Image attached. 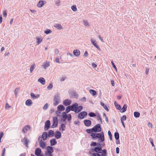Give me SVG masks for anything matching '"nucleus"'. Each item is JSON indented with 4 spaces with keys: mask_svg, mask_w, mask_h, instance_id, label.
I'll return each instance as SVG.
<instances>
[{
    "mask_svg": "<svg viewBox=\"0 0 156 156\" xmlns=\"http://www.w3.org/2000/svg\"><path fill=\"white\" fill-rule=\"evenodd\" d=\"M93 128L87 129L86 130V132L89 133L91 134L90 136L93 139L99 138L100 143H101L105 141V136L103 132L101 133H92L94 132Z\"/></svg>",
    "mask_w": 156,
    "mask_h": 156,
    "instance_id": "f257e3e1",
    "label": "nucleus"
},
{
    "mask_svg": "<svg viewBox=\"0 0 156 156\" xmlns=\"http://www.w3.org/2000/svg\"><path fill=\"white\" fill-rule=\"evenodd\" d=\"M92 128L94 131V132L95 133L99 132H101V126L99 124H97L94 126Z\"/></svg>",
    "mask_w": 156,
    "mask_h": 156,
    "instance_id": "f03ea898",
    "label": "nucleus"
},
{
    "mask_svg": "<svg viewBox=\"0 0 156 156\" xmlns=\"http://www.w3.org/2000/svg\"><path fill=\"white\" fill-rule=\"evenodd\" d=\"M60 101V97L59 95H57L54 97L53 99V105L56 106L59 103Z\"/></svg>",
    "mask_w": 156,
    "mask_h": 156,
    "instance_id": "7ed1b4c3",
    "label": "nucleus"
},
{
    "mask_svg": "<svg viewBox=\"0 0 156 156\" xmlns=\"http://www.w3.org/2000/svg\"><path fill=\"white\" fill-rule=\"evenodd\" d=\"M87 115V113L86 112L83 111L80 112L78 115V117L80 119H83L85 116Z\"/></svg>",
    "mask_w": 156,
    "mask_h": 156,
    "instance_id": "20e7f679",
    "label": "nucleus"
},
{
    "mask_svg": "<svg viewBox=\"0 0 156 156\" xmlns=\"http://www.w3.org/2000/svg\"><path fill=\"white\" fill-rule=\"evenodd\" d=\"M78 106V104L77 103H75L71 105H70V108H71V110L72 111L74 112L75 113H76V107Z\"/></svg>",
    "mask_w": 156,
    "mask_h": 156,
    "instance_id": "39448f33",
    "label": "nucleus"
},
{
    "mask_svg": "<svg viewBox=\"0 0 156 156\" xmlns=\"http://www.w3.org/2000/svg\"><path fill=\"white\" fill-rule=\"evenodd\" d=\"M50 126V122L49 120L46 121L45 123L44 129L45 131H47L49 128Z\"/></svg>",
    "mask_w": 156,
    "mask_h": 156,
    "instance_id": "423d86ee",
    "label": "nucleus"
},
{
    "mask_svg": "<svg viewBox=\"0 0 156 156\" xmlns=\"http://www.w3.org/2000/svg\"><path fill=\"white\" fill-rule=\"evenodd\" d=\"M92 150L95 151L97 152L96 153H102L101 151L102 150V147H95L94 148H92Z\"/></svg>",
    "mask_w": 156,
    "mask_h": 156,
    "instance_id": "0eeeda50",
    "label": "nucleus"
},
{
    "mask_svg": "<svg viewBox=\"0 0 156 156\" xmlns=\"http://www.w3.org/2000/svg\"><path fill=\"white\" fill-rule=\"evenodd\" d=\"M72 102V101L70 99H66L63 102V104L66 106H67L70 105Z\"/></svg>",
    "mask_w": 156,
    "mask_h": 156,
    "instance_id": "6e6552de",
    "label": "nucleus"
},
{
    "mask_svg": "<svg viewBox=\"0 0 156 156\" xmlns=\"http://www.w3.org/2000/svg\"><path fill=\"white\" fill-rule=\"evenodd\" d=\"M46 3V2L43 1H40L37 4V6L39 8L42 7Z\"/></svg>",
    "mask_w": 156,
    "mask_h": 156,
    "instance_id": "1a4fd4ad",
    "label": "nucleus"
},
{
    "mask_svg": "<svg viewBox=\"0 0 156 156\" xmlns=\"http://www.w3.org/2000/svg\"><path fill=\"white\" fill-rule=\"evenodd\" d=\"M84 123L86 126H89L91 124V122L89 120L85 119L84 120Z\"/></svg>",
    "mask_w": 156,
    "mask_h": 156,
    "instance_id": "9d476101",
    "label": "nucleus"
},
{
    "mask_svg": "<svg viewBox=\"0 0 156 156\" xmlns=\"http://www.w3.org/2000/svg\"><path fill=\"white\" fill-rule=\"evenodd\" d=\"M41 150L39 148H37L36 149L35 151V154L37 156L41 154Z\"/></svg>",
    "mask_w": 156,
    "mask_h": 156,
    "instance_id": "9b49d317",
    "label": "nucleus"
},
{
    "mask_svg": "<svg viewBox=\"0 0 156 156\" xmlns=\"http://www.w3.org/2000/svg\"><path fill=\"white\" fill-rule=\"evenodd\" d=\"M55 137L57 139L60 138L61 137V133L59 131H56L55 132Z\"/></svg>",
    "mask_w": 156,
    "mask_h": 156,
    "instance_id": "f8f14e48",
    "label": "nucleus"
},
{
    "mask_svg": "<svg viewBox=\"0 0 156 156\" xmlns=\"http://www.w3.org/2000/svg\"><path fill=\"white\" fill-rule=\"evenodd\" d=\"M28 128L29 129H30V125H26L23 128L22 131L24 133H25L28 131Z\"/></svg>",
    "mask_w": 156,
    "mask_h": 156,
    "instance_id": "ddd939ff",
    "label": "nucleus"
},
{
    "mask_svg": "<svg viewBox=\"0 0 156 156\" xmlns=\"http://www.w3.org/2000/svg\"><path fill=\"white\" fill-rule=\"evenodd\" d=\"M50 143L51 145V146H53L55 145L57 143V142L56 141L55 139H52L50 140Z\"/></svg>",
    "mask_w": 156,
    "mask_h": 156,
    "instance_id": "4468645a",
    "label": "nucleus"
},
{
    "mask_svg": "<svg viewBox=\"0 0 156 156\" xmlns=\"http://www.w3.org/2000/svg\"><path fill=\"white\" fill-rule=\"evenodd\" d=\"M37 43V44H40L42 41L43 38L41 36H40L36 38Z\"/></svg>",
    "mask_w": 156,
    "mask_h": 156,
    "instance_id": "2eb2a0df",
    "label": "nucleus"
},
{
    "mask_svg": "<svg viewBox=\"0 0 156 156\" xmlns=\"http://www.w3.org/2000/svg\"><path fill=\"white\" fill-rule=\"evenodd\" d=\"M39 144L40 147L42 148H44L46 146L45 143L42 140H40Z\"/></svg>",
    "mask_w": 156,
    "mask_h": 156,
    "instance_id": "dca6fc26",
    "label": "nucleus"
},
{
    "mask_svg": "<svg viewBox=\"0 0 156 156\" xmlns=\"http://www.w3.org/2000/svg\"><path fill=\"white\" fill-rule=\"evenodd\" d=\"M54 151L53 147L51 146H48L47 147V151L46 152L52 153Z\"/></svg>",
    "mask_w": 156,
    "mask_h": 156,
    "instance_id": "f3484780",
    "label": "nucleus"
},
{
    "mask_svg": "<svg viewBox=\"0 0 156 156\" xmlns=\"http://www.w3.org/2000/svg\"><path fill=\"white\" fill-rule=\"evenodd\" d=\"M91 41L92 43V44L94 45L97 48L99 51H100L101 49L97 45L96 43L95 42V41L92 39L91 40Z\"/></svg>",
    "mask_w": 156,
    "mask_h": 156,
    "instance_id": "a211bd4d",
    "label": "nucleus"
},
{
    "mask_svg": "<svg viewBox=\"0 0 156 156\" xmlns=\"http://www.w3.org/2000/svg\"><path fill=\"white\" fill-rule=\"evenodd\" d=\"M30 96L32 98L34 99L38 98L40 97V95L38 94L35 95L33 93H30Z\"/></svg>",
    "mask_w": 156,
    "mask_h": 156,
    "instance_id": "6ab92c4d",
    "label": "nucleus"
},
{
    "mask_svg": "<svg viewBox=\"0 0 156 156\" xmlns=\"http://www.w3.org/2000/svg\"><path fill=\"white\" fill-rule=\"evenodd\" d=\"M33 102L31 99L27 100L25 102V104L27 106H30L32 104Z\"/></svg>",
    "mask_w": 156,
    "mask_h": 156,
    "instance_id": "aec40b11",
    "label": "nucleus"
},
{
    "mask_svg": "<svg viewBox=\"0 0 156 156\" xmlns=\"http://www.w3.org/2000/svg\"><path fill=\"white\" fill-rule=\"evenodd\" d=\"M38 81V82L41 83L42 85H44L45 83V81L44 78L41 77L39 78Z\"/></svg>",
    "mask_w": 156,
    "mask_h": 156,
    "instance_id": "412c9836",
    "label": "nucleus"
},
{
    "mask_svg": "<svg viewBox=\"0 0 156 156\" xmlns=\"http://www.w3.org/2000/svg\"><path fill=\"white\" fill-rule=\"evenodd\" d=\"M73 53L76 56H78L80 54V52L79 50L76 49L73 51Z\"/></svg>",
    "mask_w": 156,
    "mask_h": 156,
    "instance_id": "4be33fe9",
    "label": "nucleus"
},
{
    "mask_svg": "<svg viewBox=\"0 0 156 156\" xmlns=\"http://www.w3.org/2000/svg\"><path fill=\"white\" fill-rule=\"evenodd\" d=\"M57 108L58 110L61 111L65 110V107L62 105H59L58 106Z\"/></svg>",
    "mask_w": 156,
    "mask_h": 156,
    "instance_id": "5701e85b",
    "label": "nucleus"
},
{
    "mask_svg": "<svg viewBox=\"0 0 156 156\" xmlns=\"http://www.w3.org/2000/svg\"><path fill=\"white\" fill-rule=\"evenodd\" d=\"M127 109V105L126 104H124L122 108L120 109V112L122 113L125 112Z\"/></svg>",
    "mask_w": 156,
    "mask_h": 156,
    "instance_id": "b1692460",
    "label": "nucleus"
},
{
    "mask_svg": "<svg viewBox=\"0 0 156 156\" xmlns=\"http://www.w3.org/2000/svg\"><path fill=\"white\" fill-rule=\"evenodd\" d=\"M48 136V135L47 133L46 132H44L42 134V138L43 139L45 140H46L47 139V137Z\"/></svg>",
    "mask_w": 156,
    "mask_h": 156,
    "instance_id": "393cba45",
    "label": "nucleus"
},
{
    "mask_svg": "<svg viewBox=\"0 0 156 156\" xmlns=\"http://www.w3.org/2000/svg\"><path fill=\"white\" fill-rule=\"evenodd\" d=\"M54 135V133L53 131L52 130H50L48 133V136L49 137H52Z\"/></svg>",
    "mask_w": 156,
    "mask_h": 156,
    "instance_id": "a878e982",
    "label": "nucleus"
},
{
    "mask_svg": "<svg viewBox=\"0 0 156 156\" xmlns=\"http://www.w3.org/2000/svg\"><path fill=\"white\" fill-rule=\"evenodd\" d=\"M24 140H25L24 143V145H25L27 147H28V144L29 142V140L26 137H24Z\"/></svg>",
    "mask_w": 156,
    "mask_h": 156,
    "instance_id": "bb28decb",
    "label": "nucleus"
},
{
    "mask_svg": "<svg viewBox=\"0 0 156 156\" xmlns=\"http://www.w3.org/2000/svg\"><path fill=\"white\" fill-rule=\"evenodd\" d=\"M54 27L58 30L62 29V26L59 24H56L54 25Z\"/></svg>",
    "mask_w": 156,
    "mask_h": 156,
    "instance_id": "cd10ccee",
    "label": "nucleus"
},
{
    "mask_svg": "<svg viewBox=\"0 0 156 156\" xmlns=\"http://www.w3.org/2000/svg\"><path fill=\"white\" fill-rule=\"evenodd\" d=\"M100 104L101 106L103 107L107 111H109V110L106 105H105L102 102H100Z\"/></svg>",
    "mask_w": 156,
    "mask_h": 156,
    "instance_id": "c85d7f7f",
    "label": "nucleus"
},
{
    "mask_svg": "<svg viewBox=\"0 0 156 156\" xmlns=\"http://www.w3.org/2000/svg\"><path fill=\"white\" fill-rule=\"evenodd\" d=\"M83 107L82 106H77L76 109L77 110L76 113H78L80 112L83 109Z\"/></svg>",
    "mask_w": 156,
    "mask_h": 156,
    "instance_id": "c756f323",
    "label": "nucleus"
},
{
    "mask_svg": "<svg viewBox=\"0 0 156 156\" xmlns=\"http://www.w3.org/2000/svg\"><path fill=\"white\" fill-rule=\"evenodd\" d=\"M43 66L44 68H46L47 67H48L50 66V63L46 61L44 63Z\"/></svg>",
    "mask_w": 156,
    "mask_h": 156,
    "instance_id": "7c9ffc66",
    "label": "nucleus"
},
{
    "mask_svg": "<svg viewBox=\"0 0 156 156\" xmlns=\"http://www.w3.org/2000/svg\"><path fill=\"white\" fill-rule=\"evenodd\" d=\"M65 124L62 123L61 125V126L59 128V129L61 130L62 131L65 130L66 129V126H65Z\"/></svg>",
    "mask_w": 156,
    "mask_h": 156,
    "instance_id": "2f4dec72",
    "label": "nucleus"
},
{
    "mask_svg": "<svg viewBox=\"0 0 156 156\" xmlns=\"http://www.w3.org/2000/svg\"><path fill=\"white\" fill-rule=\"evenodd\" d=\"M89 92L93 96L96 95V92L94 90L91 89L90 90Z\"/></svg>",
    "mask_w": 156,
    "mask_h": 156,
    "instance_id": "473e14b6",
    "label": "nucleus"
},
{
    "mask_svg": "<svg viewBox=\"0 0 156 156\" xmlns=\"http://www.w3.org/2000/svg\"><path fill=\"white\" fill-rule=\"evenodd\" d=\"M140 113L138 112H135L134 113V116L136 118H138L140 116Z\"/></svg>",
    "mask_w": 156,
    "mask_h": 156,
    "instance_id": "72a5a7b5",
    "label": "nucleus"
},
{
    "mask_svg": "<svg viewBox=\"0 0 156 156\" xmlns=\"http://www.w3.org/2000/svg\"><path fill=\"white\" fill-rule=\"evenodd\" d=\"M114 104L115 105L117 108V109L119 110H120L121 108V106L119 104H118L116 102V101H115Z\"/></svg>",
    "mask_w": 156,
    "mask_h": 156,
    "instance_id": "f704fd0d",
    "label": "nucleus"
},
{
    "mask_svg": "<svg viewBox=\"0 0 156 156\" xmlns=\"http://www.w3.org/2000/svg\"><path fill=\"white\" fill-rule=\"evenodd\" d=\"M114 136L116 140H118L119 139V134L118 132H115L114 134Z\"/></svg>",
    "mask_w": 156,
    "mask_h": 156,
    "instance_id": "c9c22d12",
    "label": "nucleus"
},
{
    "mask_svg": "<svg viewBox=\"0 0 156 156\" xmlns=\"http://www.w3.org/2000/svg\"><path fill=\"white\" fill-rule=\"evenodd\" d=\"M102 151L101 154L102 156H106L107 155V151L106 149H104L101 151Z\"/></svg>",
    "mask_w": 156,
    "mask_h": 156,
    "instance_id": "e433bc0d",
    "label": "nucleus"
},
{
    "mask_svg": "<svg viewBox=\"0 0 156 156\" xmlns=\"http://www.w3.org/2000/svg\"><path fill=\"white\" fill-rule=\"evenodd\" d=\"M58 119L57 117L55 116L53 117V122L58 124Z\"/></svg>",
    "mask_w": 156,
    "mask_h": 156,
    "instance_id": "4c0bfd02",
    "label": "nucleus"
},
{
    "mask_svg": "<svg viewBox=\"0 0 156 156\" xmlns=\"http://www.w3.org/2000/svg\"><path fill=\"white\" fill-rule=\"evenodd\" d=\"M89 115L90 117H94L96 116V114L93 112H90L88 114Z\"/></svg>",
    "mask_w": 156,
    "mask_h": 156,
    "instance_id": "58836bf2",
    "label": "nucleus"
},
{
    "mask_svg": "<svg viewBox=\"0 0 156 156\" xmlns=\"http://www.w3.org/2000/svg\"><path fill=\"white\" fill-rule=\"evenodd\" d=\"M67 117V119L68 121H69V122H70L71 120V119L72 118L71 115L70 114H69L68 115Z\"/></svg>",
    "mask_w": 156,
    "mask_h": 156,
    "instance_id": "ea45409f",
    "label": "nucleus"
},
{
    "mask_svg": "<svg viewBox=\"0 0 156 156\" xmlns=\"http://www.w3.org/2000/svg\"><path fill=\"white\" fill-rule=\"evenodd\" d=\"M97 119L98 120H100V123L102 124V119L100 115L99 114H98L97 116Z\"/></svg>",
    "mask_w": 156,
    "mask_h": 156,
    "instance_id": "a19ab883",
    "label": "nucleus"
},
{
    "mask_svg": "<svg viewBox=\"0 0 156 156\" xmlns=\"http://www.w3.org/2000/svg\"><path fill=\"white\" fill-rule=\"evenodd\" d=\"M71 110V108H70V105L67 106L66 108V113L69 112Z\"/></svg>",
    "mask_w": 156,
    "mask_h": 156,
    "instance_id": "79ce46f5",
    "label": "nucleus"
},
{
    "mask_svg": "<svg viewBox=\"0 0 156 156\" xmlns=\"http://www.w3.org/2000/svg\"><path fill=\"white\" fill-rule=\"evenodd\" d=\"M126 115H123L121 118V121H123L126 120Z\"/></svg>",
    "mask_w": 156,
    "mask_h": 156,
    "instance_id": "37998d69",
    "label": "nucleus"
},
{
    "mask_svg": "<svg viewBox=\"0 0 156 156\" xmlns=\"http://www.w3.org/2000/svg\"><path fill=\"white\" fill-rule=\"evenodd\" d=\"M45 156H52V153L45 151Z\"/></svg>",
    "mask_w": 156,
    "mask_h": 156,
    "instance_id": "c03bdc74",
    "label": "nucleus"
},
{
    "mask_svg": "<svg viewBox=\"0 0 156 156\" xmlns=\"http://www.w3.org/2000/svg\"><path fill=\"white\" fill-rule=\"evenodd\" d=\"M53 87V84L52 83H51L49 86L47 87V89L48 90H50L52 89Z\"/></svg>",
    "mask_w": 156,
    "mask_h": 156,
    "instance_id": "a18cd8bd",
    "label": "nucleus"
},
{
    "mask_svg": "<svg viewBox=\"0 0 156 156\" xmlns=\"http://www.w3.org/2000/svg\"><path fill=\"white\" fill-rule=\"evenodd\" d=\"M149 140L150 141V142L151 144L152 147H155V146L154 145V144L153 143V140L151 138H150L149 139Z\"/></svg>",
    "mask_w": 156,
    "mask_h": 156,
    "instance_id": "49530a36",
    "label": "nucleus"
},
{
    "mask_svg": "<svg viewBox=\"0 0 156 156\" xmlns=\"http://www.w3.org/2000/svg\"><path fill=\"white\" fill-rule=\"evenodd\" d=\"M48 107V104L46 103L43 106V108L44 110H46Z\"/></svg>",
    "mask_w": 156,
    "mask_h": 156,
    "instance_id": "de8ad7c7",
    "label": "nucleus"
},
{
    "mask_svg": "<svg viewBox=\"0 0 156 156\" xmlns=\"http://www.w3.org/2000/svg\"><path fill=\"white\" fill-rule=\"evenodd\" d=\"M108 136L109 137L110 139L111 140H112V133H111V132L109 130L108 131Z\"/></svg>",
    "mask_w": 156,
    "mask_h": 156,
    "instance_id": "09e8293b",
    "label": "nucleus"
},
{
    "mask_svg": "<svg viewBox=\"0 0 156 156\" xmlns=\"http://www.w3.org/2000/svg\"><path fill=\"white\" fill-rule=\"evenodd\" d=\"M51 32V31L49 30L48 29L44 31V33L46 34H50Z\"/></svg>",
    "mask_w": 156,
    "mask_h": 156,
    "instance_id": "8fccbe9b",
    "label": "nucleus"
},
{
    "mask_svg": "<svg viewBox=\"0 0 156 156\" xmlns=\"http://www.w3.org/2000/svg\"><path fill=\"white\" fill-rule=\"evenodd\" d=\"M68 115L66 114V113L65 112H63L62 113V116L63 118L65 117H67Z\"/></svg>",
    "mask_w": 156,
    "mask_h": 156,
    "instance_id": "3c124183",
    "label": "nucleus"
},
{
    "mask_svg": "<svg viewBox=\"0 0 156 156\" xmlns=\"http://www.w3.org/2000/svg\"><path fill=\"white\" fill-rule=\"evenodd\" d=\"M83 22L85 26H89V23L87 21L84 20L83 21Z\"/></svg>",
    "mask_w": 156,
    "mask_h": 156,
    "instance_id": "603ef678",
    "label": "nucleus"
},
{
    "mask_svg": "<svg viewBox=\"0 0 156 156\" xmlns=\"http://www.w3.org/2000/svg\"><path fill=\"white\" fill-rule=\"evenodd\" d=\"M58 124L55 123H54L53 122L52 125L51 126V128H54L57 127L58 126Z\"/></svg>",
    "mask_w": 156,
    "mask_h": 156,
    "instance_id": "864d4df0",
    "label": "nucleus"
},
{
    "mask_svg": "<svg viewBox=\"0 0 156 156\" xmlns=\"http://www.w3.org/2000/svg\"><path fill=\"white\" fill-rule=\"evenodd\" d=\"M103 116L104 117V116L105 117V121L106 122H107V123H108V117L106 115L105 113H104Z\"/></svg>",
    "mask_w": 156,
    "mask_h": 156,
    "instance_id": "5fc2aeb1",
    "label": "nucleus"
},
{
    "mask_svg": "<svg viewBox=\"0 0 156 156\" xmlns=\"http://www.w3.org/2000/svg\"><path fill=\"white\" fill-rule=\"evenodd\" d=\"M72 9L74 11H76L77 10V9L76 6L73 5L71 7Z\"/></svg>",
    "mask_w": 156,
    "mask_h": 156,
    "instance_id": "6e6d98bb",
    "label": "nucleus"
},
{
    "mask_svg": "<svg viewBox=\"0 0 156 156\" xmlns=\"http://www.w3.org/2000/svg\"><path fill=\"white\" fill-rule=\"evenodd\" d=\"M20 90V89L18 88H16L15 90L14 91V93L16 96L17 94V92L19 91Z\"/></svg>",
    "mask_w": 156,
    "mask_h": 156,
    "instance_id": "4d7b16f0",
    "label": "nucleus"
},
{
    "mask_svg": "<svg viewBox=\"0 0 156 156\" xmlns=\"http://www.w3.org/2000/svg\"><path fill=\"white\" fill-rule=\"evenodd\" d=\"M91 146H95L97 145V143L94 142H92L90 144Z\"/></svg>",
    "mask_w": 156,
    "mask_h": 156,
    "instance_id": "13d9d810",
    "label": "nucleus"
},
{
    "mask_svg": "<svg viewBox=\"0 0 156 156\" xmlns=\"http://www.w3.org/2000/svg\"><path fill=\"white\" fill-rule=\"evenodd\" d=\"M60 3V0H58L55 2V4L58 6L59 5V4Z\"/></svg>",
    "mask_w": 156,
    "mask_h": 156,
    "instance_id": "bf43d9fd",
    "label": "nucleus"
},
{
    "mask_svg": "<svg viewBox=\"0 0 156 156\" xmlns=\"http://www.w3.org/2000/svg\"><path fill=\"white\" fill-rule=\"evenodd\" d=\"M11 106L9 105L8 103H6L5 104V107L6 109H7L8 108H11Z\"/></svg>",
    "mask_w": 156,
    "mask_h": 156,
    "instance_id": "052dcab7",
    "label": "nucleus"
},
{
    "mask_svg": "<svg viewBox=\"0 0 156 156\" xmlns=\"http://www.w3.org/2000/svg\"><path fill=\"white\" fill-rule=\"evenodd\" d=\"M5 148H4L2 150V156H4L5 153Z\"/></svg>",
    "mask_w": 156,
    "mask_h": 156,
    "instance_id": "680f3d73",
    "label": "nucleus"
},
{
    "mask_svg": "<svg viewBox=\"0 0 156 156\" xmlns=\"http://www.w3.org/2000/svg\"><path fill=\"white\" fill-rule=\"evenodd\" d=\"M80 100L82 101L85 102L86 101V98L85 97H83Z\"/></svg>",
    "mask_w": 156,
    "mask_h": 156,
    "instance_id": "e2e57ef3",
    "label": "nucleus"
},
{
    "mask_svg": "<svg viewBox=\"0 0 156 156\" xmlns=\"http://www.w3.org/2000/svg\"><path fill=\"white\" fill-rule=\"evenodd\" d=\"M3 14L4 16L5 17H6L7 16V13L6 11L5 10L3 11Z\"/></svg>",
    "mask_w": 156,
    "mask_h": 156,
    "instance_id": "0e129e2a",
    "label": "nucleus"
},
{
    "mask_svg": "<svg viewBox=\"0 0 156 156\" xmlns=\"http://www.w3.org/2000/svg\"><path fill=\"white\" fill-rule=\"evenodd\" d=\"M116 152L117 154L119 153V148L118 147H117L116 149Z\"/></svg>",
    "mask_w": 156,
    "mask_h": 156,
    "instance_id": "69168bd1",
    "label": "nucleus"
},
{
    "mask_svg": "<svg viewBox=\"0 0 156 156\" xmlns=\"http://www.w3.org/2000/svg\"><path fill=\"white\" fill-rule=\"evenodd\" d=\"M60 111H57L55 112V113L56 114L58 115H59L60 114L61 112Z\"/></svg>",
    "mask_w": 156,
    "mask_h": 156,
    "instance_id": "338daca9",
    "label": "nucleus"
},
{
    "mask_svg": "<svg viewBox=\"0 0 156 156\" xmlns=\"http://www.w3.org/2000/svg\"><path fill=\"white\" fill-rule=\"evenodd\" d=\"M3 136V132H1L0 133V138H2Z\"/></svg>",
    "mask_w": 156,
    "mask_h": 156,
    "instance_id": "774afa93",
    "label": "nucleus"
}]
</instances>
